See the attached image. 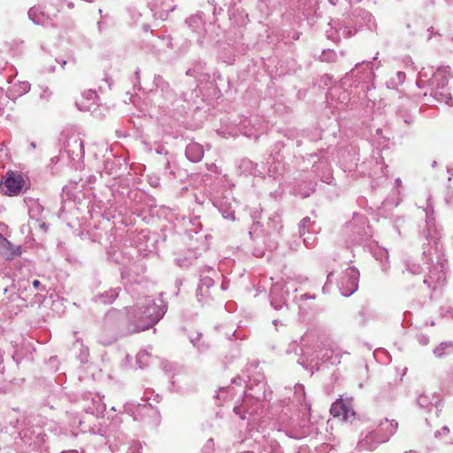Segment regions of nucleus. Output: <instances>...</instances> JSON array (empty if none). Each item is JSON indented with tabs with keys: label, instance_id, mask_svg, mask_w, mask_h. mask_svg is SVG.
I'll return each instance as SVG.
<instances>
[{
	"label": "nucleus",
	"instance_id": "f257e3e1",
	"mask_svg": "<svg viewBox=\"0 0 453 453\" xmlns=\"http://www.w3.org/2000/svg\"><path fill=\"white\" fill-rule=\"evenodd\" d=\"M26 185V180L21 173L9 171L6 173L3 188L8 196H15L21 192Z\"/></svg>",
	"mask_w": 453,
	"mask_h": 453
},
{
	"label": "nucleus",
	"instance_id": "f03ea898",
	"mask_svg": "<svg viewBox=\"0 0 453 453\" xmlns=\"http://www.w3.org/2000/svg\"><path fill=\"white\" fill-rule=\"evenodd\" d=\"M99 96L95 90L88 89L76 99V105L81 111H90L98 106Z\"/></svg>",
	"mask_w": 453,
	"mask_h": 453
},
{
	"label": "nucleus",
	"instance_id": "7ed1b4c3",
	"mask_svg": "<svg viewBox=\"0 0 453 453\" xmlns=\"http://www.w3.org/2000/svg\"><path fill=\"white\" fill-rule=\"evenodd\" d=\"M330 413L334 418H342V421H349L351 417L356 416L351 405L343 401V399H337L330 408Z\"/></svg>",
	"mask_w": 453,
	"mask_h": 453
},
{
	"label": "nucleus",
	"instance_id": "20e7f679",
	"mask_svg": "<svg viewBox=\"0 0 453 453\" xmlns=\"http://www.w3.org/2000/svg\"><path fill=\"white\" fill-rule=\"evenodd\" d=\"M0 254L7 260H12L21 254L19 246H14L7 239L0 241Z\"/></svg>",
	"mask_w": 453,
	"mask_h": 453
},
{
	"label": "nucleus",
	"instance_id": "39448f33",
	"mask_svg": "<svg viewBox=\"0 0 453 453\" xmlns=\"http://www.w3.org/2000/svg\"><path fill=\"white\" fill-rule=\"evenodd\" d=\"M157 322V319L152 317L151 314H146L144 317H141L137 319V321H134L132 326L133 327L130 328V332L139 333L142 331L148 330L155 323Z\"/></svg>",
	"mask_w": 453,
	"mask_h": 453
},
{
	"label": "nucleus",
	"instance_id": "423d86ee",
	"mask_svg": "<svg viewBox=\"0 0 453 453\" xmlns=\"http://www.w3.org/2000/svg\"><path fill=\"white\" fill-rule=\"evenodd\" d=\"M345 276L348 278V286L344 295L349 296L357 288L358 272L354 268H349L345 273Z\"/></svg>",
	"mask_w": 453,
	"mask_h": 453
},
{
	"label": "nucleus",
	"instance_id": "0eeeda50",
	"mask_svg": "<svg viewBox=\"0 0 453 453\" xmlns=\"http://www.w3.org/2000/svg\"><path fill=\"white\" fill-rule=\"evenodd\" d=\"M338 348L335 346V343L331 341H326L325 342V355L322 357L325 358V361H329L332 364H334V361H332V355L334 351H336Z\"/></svg>",
	"mask_w": 453,
	"mask_h": 453
},
{
	"label": "nucleus",
	"instance_id": "6e6552de",
	"mask_svg": "<svg viewBox=\"0 0 453 453\" xmlns=\"http://www.w3.org/2000/svg\"><path fill=\"white\" fill-rule=\"evenodd\" d=\"M115 342H116V338L112 337L111 339L102 341L101 343L104 346H108V345L112 344Z\"/></svg>",
	"mask_w": 453,
	"mask_h": 453
},
{
	"label": "nucleus",
	"instance_id": "1a4fd4ad",
	"mask_svg": "<svg viewBox=\"0 0 453 453\" xmlns=\"http://www.w3.org/2000/svg\"><path fill=\"white\" fill-rule=\"evenodd\" d=\"M33 286L35 288H38L41 286V282L38 280H35L33 281Z\"/></svg>",
	"mask_w": 453,
	"mask_h": 453
}]
</instances>
